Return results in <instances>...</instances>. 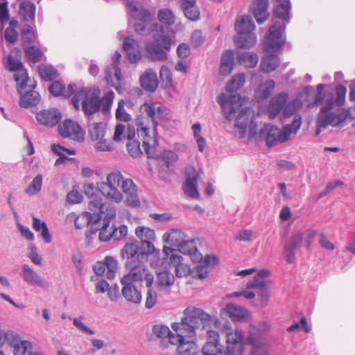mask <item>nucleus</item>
Returning <instances> with one entry per match:
<instances>
[{
  "label": "nucleus",
  "mask_w": 355,
  "mask_h": 355,
  "mask_svg": "<svg viewBox=\"0 0 355 355\" xmlns=\"http://www.w3.org/2000/svg\"><path fill=\"white\" fill-rule=\"evenodd\" d=\"M83 189L85 195L89 198L94 197L99 191L107 200L120 203L123 200L124 194L128 206L140 205L137 185L131 179H124L119 171L107 174L106 182H99L96 187L92 182H87L84 184Z\"/></svg>",
  "instance_id": "f257e3e1"
},
{
  "label": "nucleus",
  "mask_w": 355,
  "mask_h": 355,
  "mask_svg": "<svg viewBox=\"0 0 355 355\" xmlns=\"http://www.w3.org/2000/svg\"><path fill=\"white\" fill-rule=\"evenodd\" d=\"M241 95L237 93L231 94L230 96L221 93L218 96V103L227 120L232 121L237 111H240L235 119L236 136L241 139L243 138L248 128V137L252 139L257 135V125L248 108L241 109Z\"/></svg>",
  "instance_id": "f03ea898"
},
{
  "label": "nucleus",
  "mask_w": 355,
  "mask_h": 355,
  "mask_svg": "<svg viewBox=\"0 0 355 355\" xmlns=\"http://www.w3.org/2000/svg\"><path fill=\"white\" fill-rule=\"evenodd\" d=\"M183 315L180 322H174L171 325L172 329L177 333L176 336L172 332L168 336L169 342L173 345L181 344L187 337L194 338L200 324L205 328L211 322V315L194 306L185 309Z\"/></svg>",
  "instance_id": "7ed1b4c3"
},
{
  "label": "nucleus",
  "mask_w": 355,
  "mask_h": 355,
  "mask_svg": "<svg viewBox=\"0 0 355 355\" xmlns=\"http://www.w3.org/2000/svg\"><path fill=\"white\" fill-rule=\"evenodd\" d=\"M114 93L110 90L101 98V89L91 87L78 90L71 98V103L76 110H81L90 119L100 110L103 113L108 112L113 103Z\"/></svg>",
  "instance_id": "20e7f679"
},
{
  "label": "nucleus",
  "mask_w": 355,
  "mask_h": 355,
  "mask_svg": "<svg viewBox=\"0 0 355 355\" xmlns=\"http://www.w3.org/2000/svg\"><path fill=\"white\" fill-rule=\"evenodd\" d=\"M278 3L279 4L273 10V17L282 19L285 23L282 24L279 21H275L270 26L268 35V42L265 46V50L267 52H277L286 43L285 31L286 25L290 22L291 18V6L289 0Z\"/></svg>",
  "instance_id": "39448f33"
},
{
  "label": "nucleus",
  "mask_w": 355,
  "mask_h": 355,
  "mask_svg": "<svg viewBox=\"0 0 355 355\" xmlns=\"http://www.w3.org/2000/svg\"><path fill=\"white\" fill-rule=\"evenodd\" d=\"M156 251L154 245L150 243L139 244L138 241L126 243L121 250V255L125 260L128 272H136L146 275L150 273L144 263L148 259V256Z\"/></svg>",
  "instance_id": "423d86ee"
},
{
  "label": "nucleus",
  "mask_w": 355,
  "mask_h": 355,
  "mask_svg": "<svg viewBox=\"0 0 355 355\" xmlns=\"http://www.w3.org/2000/svg\"><path fill=\"white\" fill-rule=\"evenodd\" d=\"M244 336L241 330L227 333L226 347L222 350L220 344L206 341L202 352L204 355H243L244 352Z\"/></svg>",
  "instance_id": "0eeeda50"
},
{
  "label": "nucleus",
  "mask_w": 355,
  "mask_h": 355,
  "mask_svg": "<svg viewBox=\"0 0 355 355\" xmlns=\"http://www.w3.org/2000/svg\"><path fill=\"white\" fill-rule=\"evenodd\" d=\"M255 25L252 18L248 15H244L238 19L234 29L237 36L234 38L236 45L241 49H250L255 45L257 37L254 33Z\"/></svg>",
  "instance_id": "6e6552de"
},
{
  "label": "nucleus",
  "mask_w": 355,
  "mask_h": 355,
  "mask_svg": "<svg viewBox=\"0 0 355 355\" xmlns=\"http://www.w3.org/2000/svg\"><path fill=\"white\" fill-rule=\"evenodd\" d=\"M334 107V94L329 92V95L326 98L325 105L320 108L317 116L316 125L318 128L326 129L329 125L337 127L345 121L346 117L343 113L331 112Z\"/></svg>",
  "instance_id": "1a4fd4ad"
},
{
  "label": "nucleus",
  "mask_w": 355,
  "mask_h": 355,
  "mask_svg": "<svg viewBox=\"0 0 355 355\" xmlns=\"http://www.w3.org/2000/svg\"><path fill=\"white\" fill-rule=\"evenodd\" d=\"M37 83L31 78L28 80H23L17 84V91L20 94L19 104L24 108H29L36 106L41 100L40 94L35 90Z\"/></svg>",
  "instance_id": "9d476101"
},
{
  "label": "nucleus",
  "mask_w": 355,
  "mask_h": 355,
  "mask_svg": "<svg viewBox=\"0 0 355 355\" xmlns=\"http://www.w3.org/2000/svg\"><path fill=\"white\" fill-rule=\"evenodd\" d=\"M172 41L170 37L157 35L152 42L145 44L146 53L153 61H165L168 58V51H170Z\"/></svg>",
  "instance_id": "9b49d317"
},
{
  "label": "nucleus",
  "mask_w": 355,
  "mask_h": 355,
  "mask_svg": "<svg viewBox=\"0 0 355 355\" xmlns=\"http://www.w3.org/2000/svg\"><path fill=\"white\" fill-rule=\"evenodd\" d=\"M144 280V275L136 272H128L121 279L123 286L121 293L123 297L130 303L139 304L141 302L142 295L134 285L135 282Z\"/></svg>",
  "instance_id": "f8f14e48"
},
{
  "label": "nucleus",
  "mask_w": 355,
  "mask_h": 355,
  "mask_svg": "<svg viewBox=\"0 0 355 355\" xmlns=\"http://www.w3.org/2000/svg\"><path fill=\"white\" fill-rule=\"evenodd\" d=\"M143 116H139L135 119V124L137 125V135L141 137L143 141V148L148 158H155V147L158 145V140L156 137L157 134H154L153 137H150L148 135L149 128L145 125V120H148Z\"/></svg>",
  "instance_id": "ddd939ff"
},
{
  "label": "nucleus",
  "mask_w": 355,
  "mask_h": 355,
  "mask_svg": "<svg viewBox=\"0 0 355 355\" xmlns=\"http://www.w3.org/2000/svg\"><path fill=\"white\" fill-rule=\"evenodd\" d=\"M121 54L116 51L112 57V63L105 69V78L107 84L114 87L119 92H122L123 76L119 67Z\"/></svg>",
  "instance_id": "4468645a"
},
{
  "label": "nucleus",
  "mask_w": 355,
  "mask_h": 355,
  "mask_svg": "<svg viewBox=\"0 0 355 355\" xmlns=\"http://www.w3.org/2000/svg\"><path fill=\"white\" fill-rule=\"evenodd\" d=\"M291 130H288L286 132L283 129L281 130L270 124H266L263 128L261 129L259 136L261 139H265L266 144L268 146H273L278 143L286 142L289 139Z\"/></svg>",
  "instance_id": "2eb2a0df"
},
{
  "label": "nucleus",
  "mask_w": 355,
  "mask_h": 355,
  "mask_svg": "<svg viewBox=\"0 0 355 355\" xmlns=\"http://www.w3.org/2000/svg\"><path fill=\"white\" fill-rule=\"evenodd\" d=\"M184 233L177 229H173L170 232H165L163 235V241L168 244L180 248V250L184 254H192L196 250V248L192 246L188 250L186 247L193 245V241H185L183 239Z\"/></svg>",
  "instance_id": "dca6fc26"
},
{
  "label": "nucleus",
  "mask_w": 355,
  "mask_h": 355,
  "mask_svg": "<svg viewBox=\"0 0 355 355\" xmlns=\"http://www.w3.org/2000/svg\"><path fill=\"white\" fill-rule=\"evenodd\" d=\"M140 110L151 119L153 125V134H157V126L158 125L157 120H166L170 116V112L166 107L164 106L155 107L153 103H144L141 105Z\"/></svg>",
  "instance_id": "f3484780"
},
{
  "label": "nucleus",
  "mask_w": 355,
  "mask_h": 355,
  "mask_svg": "<svg viewBox=\"0 0 355 355\" xmlns=\"http://www.w3.org/2000/svg\"><path fill=\"white\" fill-rule=\"evenodd\" d=\"M58 132L63 138H69L80 141L84 139V133L80 125L72 119H65L58 125Z\"/></svg>",
  "instance_id": "a211bd4d"
},
{
  "label": "nucleus",
  "mask_w": 355,
  "mask_h": 355,
  "mask_svg": "<svg viewBox=\"0 0 355 355\" xmlns=\"http://www.w3.org/2000/svg\"><path fill=\"white\" fill-rule=\"evenodd\" d=\"M186 183L183 186L184 193L193 199L199 198L197 189L199 175L196 168L192 166H188L185 168Z\"/></svg>",
  "instance_id": "6ab92c4d"
},
{
  "label": "nucleus",
  "mask_w": 355,
  "mask_h": 355,
  "mask_svg": "<svg viewBox=\"0 0 355 355\" xmlns=\"http://www.w3.org/2000/svg\"><path fill=\"white\" fill-rule=\"evenodd\" d=\"M62 114L58 109L44 110L36 114L37 122L44 126L53 128L61 120Z\"/></svg>",
  "instance_id": "aec40b11"
},
{
  "label": "nucleus",
  "mask_w": 355,
  "mask_h": 355,
  "mask_svg": "<svg viewBox=\"0 0 355 355\" xmlns=\"http://www.w3.org/2000/svg\"><path fill=\"white\" fill-rule=\"evenodd\" d=\"M269 282L266 279H253L247 284V288L248 289H257L258 299L260 300L261 306H265L269 300V291H268Z\"/></svg>",
  "instance_id": "412c9836"
},
{
  "label": "nucleus",
  "mask_w": 355,
  "mask_h": 355,
  "mask_svg": "<svg viewBox=\"0 0 355 355\" xmlns=\"http://www.w3.org/2000/svg\"><path fill=\"white\" fill-rule=\"evenodd\" d=\"M288 99V94L283 92L274 96L269 103L268 111L271 119L276 118L283 111Z\"/></svg>",
  "instance_id": "4be33fe9"
},
{
  "label": "nucleus",
  "mask_w": 355,
  "mask_h": 355,
  "mask_svg": "<svg viewBox=\"0 0 355 355\" xmlns=\"http://www.w3.org/2000/svg\"><path fill=\"white\" fill-rule=\"evenodd\" d=\"M23 280L31 286H38L41 288H46L49 286V283L45 281L35 270H33L28 265L24 264L22 266Z\"/></svg>",
  "instance_id": "5701e85b"
},
{
  "label": "nucleus",
  "mask_w": 355,
  "mask_h": 355,
  "mask_svg": "<svg viewBox=\"0 0 355 355\" xmlns=\"http://www.w3.org/2000/svg\"><path fill=\"white\" fill-rule=\"evenodd\" d=\"M6 67L10 71L15 72L14 76L17 84L21 82L24 79L28 80L29 77L27 71L24 68L23 64L19 59L10 55L8 57V64Z\"/></svg>",
  "instance_id": "b1692460"
},
{
  "label": "nucleus",
  "mask_w": 355,
  "mask_h": 355,
  "mask_svg": "<svg viewBox=\"0 0 355 355\" xmlns=\"http://www.w3.org/2000/svg\"><path fill=\"white\" fill-rule=\"evenodd\" d=\"M245 344L251 346L250 355H271L269 345L259 338L248 336L244 338Z\"/></svg>",
  "instance_id": "393cba45"
},
{
  "label": "nucleus",
  "mask_w": 355,
  "mask_h": 355,
  "mask_svg": "<svg viewBox=\"0 0 355 355\" xmlns=\"http://www.w3.org/2000/svg\"><path fill=\"white\" fill-rule=\"evenodd\" d=\"M139 81L142 88L150 92H155L158 86L157 73L151 69L145 71L140 76Z\"/></svg>",
  "instance_id": "a878e982"
},
{
  "label": "nucleus",
  "mask_w": 355,
  "mask_h": 355,
  "mask_svg": "<svg viewBox=\"0 0 355 355\" xmlns=\"http://www.w3.org/2000/svg\"><path fill=\"white\" fill-rule=\"evenodd\" d=\"M139 47L138 42L131 36L127 37L123 43V50L127 53L128 60L132 63L137 62L141 58Z\"/></svg>",
  "instance_id": "bb28decb"
},
{
  "label": "nucleus",
  "mask_w": 355,
  "mask_h": 355,
  "mask_svg": "<svg viewBox=\"0 0 355 355\" xmlns=\"http://www.w3.org/2000/svg\"><path fill=\"white\" fill-rule=\"evenodd\" d=\"M76 85L69 84L66 88L63 82L60 80L53 81L49 87V92L54 96H63L69 98L74 93Z\"/></svg>",
  "instance_id": "cd10ccee"
},
{
  "label": "nucleus",
  "mask_w": 355,
  "mask_h": 355,
  "mask_svg": "<svg viewBox=\"0 0 355 355\" xmlns=\"http://www.w3.org/2000/svg\"><path fill=\"white\" fill-rule=\"evenodd\" d=\"M144 281L146 282V286L148 288L145 307L150 309H152L157 302V292L152 287L154 282L153 275L151 272L146 274V275H144Z\"/></svg>",
  "instance_id": "c85d7f7f"
},
{
  "label": "nucleus",
  "mask_w": 355,
  "mask_h": 355,
  "mask_svg": "<svg viewBox=\"0 0 355 355\" xmlns=\"http://www.w3.org/2000/svg\"><path fill=\"white\" fill-rule=\"evenodd\" d=\"M135 131L134 128L131 129L130 125L128 127V132L126 137L128 141L126 143V148L130 155L134 158L139 157L142 153L140 148V143L137 140L135 139Z\"/></svg>",
  "instance_id": "c756f323"
},
{
  "label": "nucleus",
  "mask_w": 355,
  "mask_h": 355,
  "mask_svg": "<svg viewBox=\"0 0 355 355\" xmlns=\"http://www.w3.org/2000/svg\"><path fill=\"white\" fill-rule=\"evenodd\" d=\"M234 65V53L232 50H226L221 56L219 71L222 76H228Z\"/></svg>",
  "instance_id": "7c9ffc66"
},
{
  "label": "nucleus",
  "mask_w": 355,
  "mask_h": 355,
  "mask_svg": "<svg viewBox=\"0 0 355 355\" xmlns=\"http://www.w3.org/2000/svg\"><path fill=\"white\" fill-rule=\"evenodd\" d=\"M268 0H256L254 2L253 15L259 24H263L268 18Z\"/></svg>",
  "instance_id": "2f4dec72"
},
{
  "label": "nucleus",
  "mask_w": 355,
  "mask_h": 355,
  "mask_svg": "<svg viewBox=\"0 0 355 355\" xmlns=\"http://www.w3.org/2000/svg\"><path fill=\"white\" fill-rule=\"evenodd\" d=\"M87 220L88 225H90L89 234L87 236L92 238L94 234L98 232H100L101 227L103 225V220L100 214H92L91 212H85L83 215Z\"/></svg>",
  "instance_id": "473e14b6"
},
{
  "label": "nucleus",
  "mask_w": 355,
  "mask_h": 355,
  "mask_svg": "<svg viewBox=\"0 0 355 355\" xmlns=\"http://www.w3.org/2000/svg\"><path fill=\"white\" fill-rule=\"evenodd\" d=\"M280 59L276 54L266 55L262 58L260 68L266 72L270 73L275 71L279 65Z\"/></svg>",
  "instance_id": "72a5a7b5"
},
{
  "label": "nucleus",
  "mask_w": 355,
  "mask_h": 355,
  "mask_svg": "<svg viewBox=\"0 0 355 355\" xmlns=\"http://www.w3.org/2000/svg\"><path fill=\"white\" fill-rule=\"evenodd\" d=\"M236 59L239 64H244L248 68H253L257 64L259 56L253 52H238Z\"/></svg>",
  "instance_id": "f704fd0d"
},
{
  "label": "nucleus",
  "mask_w": 355,
  "mask_h": 355,
  "mask_svg": "<svg viewBox=\"0 0 355 355\" xmlns=\"http://www.w3.org/2000/svg\"><path fill=\"white\" fill-rule=\"evenodd\" d=\"M135 234L141 240L139 244L150 243L151 245H154L153 241L155 239V234L153 230L145 226H139L135 230Z\"/></svg>",
  "instance_id": "c9c22d12"
},
{
  "label": "nucleus",
  "mask_w": 355,
  "mask_h": 355,
  "mask_svg": "<svg viewBox=\"0 0 355 355\" xmlns=\"http://www.w3.org/2000/svg\"><path fill=\"white\" fill-rule=\"evenodd\" d=\"M35 5L31 1H24L20 3V13L25 21L35 19Z\"/></svg>",
  "instance_id": "e433bc0d"
},
{
  "label": "nucleus",
  "mask_w": 355,
  "mask_h": 355,
  "mask_svg": "<svg viewBox=\"0 0 355 355\" xmlns=\"http://www.w3.org/2000/svg\"><path fill=\"white\" fill-rule=\"evenodd\" d=\"M106 132V124L103 122L93 123L89 125V134L94 141L102 139Z\"/></svg>",
  "instance_id": "4c0bfd02"
},
{
  "label": "nucleus",
  "mask_w": 355,
  "mask_h": 355,
  "mask_svg": "<svg viewBox=\"0 0 355 355\" xmlns=\"http://www.w3.org/2000/svg\"><path fill=\"white\" fill-rule=\"evenodd\" d=\"M227 312L230 318L234 320H240L248 317V311L240 306L234 304H228L226 306Z\"/></svg>",
  "instance_id": "58836bf2"
},
{
  "label": "nucleus",
  "mask_w": 355,
  "mask_h": 355,
  "mask_svg": "<svg viewBox=\"0 0 355 355\" xmlns=\"http://www.w3.org/2000/svg\"><path fill=\"white\" fill-rule=\"evenodd\" d=\"M175 282L174 275L168 270H164L157 273V284L160 287H171Z\"/></svg>",
  "instance_id": "ea45409f"
},
{
  "label": "nucleus",
  "mask_w": 355,
  "mask_h": 355,
  "mask_svg": "<svg viewBox=\"0 0 355 355\" xmlns=\"http://www.w3.org/2000/svg\"><path fill=\"white\" fill-rule=\"evenodd\" d=\"M212 322H213V320H212V317L211 316L210 323L207 326H206L205 328H203L202 324H200L199 329L197 330V335L198 334L199 336H201L204 334L201 331H205L207 342H211L212 343L220 344V342H219L220 336H219L218 332L216 331L209 329V327H210Z\"/></svg>",
  "instance_id": "a19ab883"
},
{
  "label": "nucleus",
  "mask_w": 355,
  "mask_h": 355,
  "mask_svg": "<svg viewBox=\"0 0 355 355\" xmlns=\"http://www.w3.org/2000/svg\"><path fill=\"white\" fill-rule=\"evenodd\" d=\"M177 350L180 355H196L198 353V347L193 340L183 341L178 345Z\"/></svg>",
  "instance_id": "79ce46f5"
},
{
  "label": "nucleus",
  "mask_w": 355,
  "mask_h": 355,
  "mask_svg": "<svg viewBox=\"0 0 355 355\" xmlns=\"http://www.w3.org/2000/svg\"><path fill=\"white\" fill-rule=\"evenodd\" d=\"M275 86V82L271 79L261 83L257 90L259 98L261 100L267 99L273 91Z\"/></svg>",
  "instance_id": "37998d69"
},
{
  "label": "nucleus",
  "mask_w": 355,
  "mask_h": 355,
  "mask_svg": "<svg viewBox=\"0 0 355 355\" xmlns=\"http://www.w3.org/2000/svg\"><path fill=\"white\" fill-rule=\"evenodd\" d=\"M245 81L243 73L234 75L226 85V91L228 92H235L240 89Z\"/></svg>",
  "instance_id": "c03bdc74"
},
{
  "label": "nucleus",
  "mask_w": 355,
  "mask_h": 355,
  "mask_svg": "<svg viewBox=\"0 0 355 355\" xmlns=\"http://www.w3.org/2000/svg\"><path fill=\"white\" fill-rule=\"evenodd\" d=\"M39 75L45 81H51L57 74V70L52 66L41 64L38 67Z\"/></svg>",
  "instance_id": "a18cd8bd"
},
{
  "label": "nucleus",
  "mask_w": 355,
  "mask_h": 355,
  "mask_svg": "<svg viewBox=\"0 0 355 355\" xmlns=\"http://www.w3.org/2000/svg\"><path fill=\"white\" fill-rule=\"evenodd\" d=\"M24 51L28 60L33 63L40 62L42 59V52L35 46H28Z\"/></svg>",
  "instance_id": "49530a36"
},
{
  "label": "nucleus",
  "mask_w": 355,
  "mask_h": 355,
  "mask_svg": "<svg viewBox=\"0 0 355 355\" xmlns=\"http://www.w3.org/2000/svg\"><path fill=\"white\" fill-rule=\"evenodd\" d=\"M103 262L107 270L105 272L106 277L112 279L118 268L116 260L112 257L107 256L105 258Z\"/></svg>",
  "instance_id": "de8ad7c7"
},
{
  "label": "nucleus",
  "mask_w": 355,
  "mask_h": 355,
  "mask_svg": "<svg viewBox=\"0 0 355 355\" xmlns=\"http://www.w3.org/2000/svg\"><path fill=\"white\" fill-rule=\"evenodd\" d=\"M301 107V103L298 99L293 100L286 103L282 111L284 118H288L296 115L295 113Z\"/></svg>",
  "instance_id": "09e8293b"
},
{
  "label": "nucleus",
  "mask_w": 355,
  "mask_h": 355,
  "mask_svg": "<svg viewBox=\"0 0 355 355\" xmlns=\"http://www.w3.org/2000/svg\"><path fill=\"white\" fill-rule=\"evenodd\" d=\"M325 87V85L324 84H319L316 87V93L314 96V100L313 103H311L309 104V107H312L313 106H319L321 105L324 102L325 97L327 98V96L329 95V93L328 94H326L324 92V89Z\"/></svg>",
  "instance_id": "8fccbe9b"
},
{
  "label": "nucleus",
  "mask_w": 355,
  "mask_h": 355,
  "mask_svg": "<svg viewBox=\"0 0 355 355\" xmlns=\"http://www.w3.org/2000/svg\"><path fill=\"white\" fill-rule=\"evenodd\" d=\"M157 17L161 23L167 26H171L175 23V16L173 12L168 8L159 10Z\"/></svg>",
  "instance_id": "3c124183"
},
{
  "label": "nucleus",
  "mask_w": 355,
  "mask_h": 355,
  "mask_svg": "<svg viewBox=\"0 0 355 355\" xmlns=\"http://www.w3.org/2000/svg\"><path fill=\"white\" fill-rule=\"evenodd\" d=\"M125 101L120 100L118 103L116 110V119L120 121L128 122L131 120L130 115L125 111L124 108Z\"/></svg>",
  "instance_id": "603ef678"
},
{
  "label": "nucleus",
  "mask_w": 355,
  "mask_h": 355,
  "mask_svg": "<svg viewBox=\"0 0 355 355\" xmlns=\"http://www.w3.org/2000/svg\"><path fill=\"white\" fill-rule=\"evenodd\" d=\"M101 216L103 220H110L116 216V209L108 202L103 203L101 207Z\"/></svg>",
  "instance_id": "864d4df0"
},
{
  "label": "nucleus",
  "mask_w": 355,
  "mask_h": 355,
  "mask_svg": "<svg viewBox=\"0 0 355 355\" xmlns=\"http://www.w3.org/2000/svg\"><path fill=\"white\" fill-rule=\"evenodd\" d=\"M110 220H103V225L98 234V239L101 241L105 242L111 239L110 235L112 230V226L110 227Z\"/></svg>",
  "instance_id": "5fc2aeb1"
},
{
  "label": "nucleus",
  "mask_w": 355,
  "mask_h": 355,
  "mask_svg": "<svg viewBox=\"0 0 355 355\" xmlns=\"http://www.w3.org/2000/svg\"><path fill=\"white\" fill-rule=\"evenodd\" d=\"M84 316L79 315L77 318H74L73 319V326L81 332L89 334V335H94L95 334V331L88 327L85 325V324L83 322Z\"/></svg>",
  "instance_id": "6e6d98bb"
},
{
  "label": "nucleus",
  "mask_w": 355,
  "mask_h": 355,
  "mask_svg": "<svg viewBox=\"0 0 355 355\" xmlns=\"http://www.w3.org/2000/svg\"><path fill=\"white\" fill-rule=\"evenodd\" d=\"M303 243L306 248H309L314 241L315 237L318 234V232L315 230L308 229L303 232H300Z\"/></svg>",
  "instance_id": "4d7b16f0"
},
{
  "label": "nucleus",
  "mask_w": 355,
  "mask_h": 355,
  "mask_svg": "<svg viewBox=\"0 0 355 355\" xmlns=\"http://www.w3.org/2000/svg\"><path fill=\"white\" fill-rule=\"evenodd\" d=\"M21 39L24 44H30L35 41V35L30 25H24L21 31Z\"/></svg>",
  "instance_id": "13d9d810"
},
{
  "label": "nucleus",
  "mask_w": 355,
  "mask_h": 355,
  "mask_svg": "<svg viewBox=\"0 0 355 355\" xmlns=\"http://www.w3.org/2000/svg\"><path fill=\"white\" fill-rule=\"evenodd\" d=\"M42 184V175L41 174L37 175L31 183L30 184L27 193L35 195L40 191Z\"/></svg>",
  "instance_id": "bf43d9fd"
},
{
  "label": "nucleus",
  "mask_w": 355,
  "mask_h": 355,
  "mask_svg": "<svg viewBox=\"0 0 355 355\" xmlns=\"http://www.w3.org/2000/svg\"><path fill=\"white\" fill-rule=\"evenodd\" d=\"M128 234V227L125 225H121L118 227H114L112 226V230L111 232V239L114 241L120 240L124 238Z\"/></svg>",
  "instance_id": "052dcab7"
},
{
  "label": "nucleus",
  "mask_w": 355,
  "mask_h": 355,
  "mask_svg": "<svg viewBox=\"0 0 355 355\" xmlns=\"http://www.w3.org/2000/svg\"><path fill=\"white\" fill-rule=\"evenodd\" d=\"M303 244V240L300 232H296L291 236L289 243L286 245L285 249H292L295 250L297 248L302 247Z\"/></svg>",
  "instance_id": "680f3d73"
},
{
  "label": "nucleus",
  "mask_w": 355,
  "mask_h": 355,
  "mask_svg": "<svg viewBox=\"0 0 355 355\" xmlns=\"http://www.w3.org/2000/svg\"><path fill=\"white\" fill-rule=\"evenodd\" d=\"M152 331L154 335L157 338H164L170 336L171 334L169 328L164 324H155L152 328Z\"/></svg>",
  "instance_id": "e2e57ef3"
},
{
  "label": "nucleus",
  "mask_w": 355,
  "mask_h": 355,
  "mask_svg": "<svg viewBox=\"0 0 355 355\" xmlns=\"http://www.w3.org/2000/svg\"><path fill=\"white\" fill-rule=\"evenodd\" d=\"M347 89L343 85H338L336 87V98L334 100V104L337 106H342L345 100Z\"/></svg>",
  "instance_id": "0e129e2a"
},
{
  "label": "nucleus",
  "mask_w": 355,
  "mask_h": 355,
  "mask_svg": "<svg viewBox=\"0 0 355 355\" xmlns=\"http://www.w3.org/2000/svg\"><path fill=\"white\" fill-rule=\"evenodd\" d=\"M31 342L23 340L16 345L14 348V355H25L28 349H31Z\"/></svg>",
  "instance_id": "69168bd1"
},
{
  "label": "nucleus",
  "mask_w": 355,
  "mask_h": 355,
  "mask_svg": "<svg viewBox=\"0 0 355 355\" xmlns=\"http://www.w3.org/2000/svg\"><path fill=\"white\" fill-rule=\"evenodd\" d=\"M126 9L129 15L135 19H142L143 16L141 12H139L137 4L133 1H128L126 3Z\"/></svg>",
  "instance_id": "338daca9"
},
{
  "label": "nucleus",
  "mask_w": 355,
  "mask_h": 355,
  "mask_svg": "<svg viewBox=\"0 0 355 355\" xmlns=\"http://www.w3.org/2000/svg\"><path fill=\"white\" fill-rule=\"evenodd\" d=\"M160 79L165 83L166 87H168L172 83V74L168 69L166 66H162L159 71Z\"/></svg>",
  "instance_id": "774afa93"
}]
</instances>
